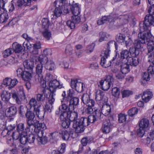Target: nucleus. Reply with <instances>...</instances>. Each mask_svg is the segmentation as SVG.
Here are the masks:
<instances>
[{
	"instance_id": "nucleus-1",
	"label": "nucleus",
	"mask_w": 154,
	"mask_h": 154,
	"mask_svg": "<svg viewBox=\"0 0 154 154\" xmlns=\"http://www.w3.org/2000/svg\"><path fill=\"white\" fill-rule=\"evenodd\" d=\"M73 90L69 89L67 91L66 96V92L64 91L62 94L63 101H61L62 105L59 108V110L61 112H68L74 110L75 107L78 105L79 99L74 96Z\"/></svg>"
},
{
	"instance_id": "nucleus-2",
	"label": "nucleus",
	"mask_w": 154,
	"mask_h": 154,
	"mask_svg": "<svg viewBox=\"0 0 154 154\" xmlns=\"http://www.w3.org/2000/svg\"><path fill=\"white\" fill-rule=\"evenodd\" d=\"M148 53L147 55L148 61L152 62L154 65V42L150 41L148 42L147 45ZM154 74V66L150 65L147 69V72L144 73L143 76V80L149 81L150 78V75Z\"/></svg>"
},
{
	"instance_id": "nucleus-3",
	"label": "nucleus",
	"mask_w": 154,
	"mask_h": 154,
	"mask_svg": "<svg viewBox=\"0 0 154 154\" xmlns=\"http://www.w3.org/2000/svg\"><path fill=\"white\" fill-rule=\"evenodd\" d=\"M115 47L116 50L118 48V45L114 41H110L105 46L106 50L104 52V55L101 59L100 63L102 66L106 68L110 66L111 65V61H109L107 63L106 58H107L109 56L110 49Z\"/></svg>"
},
{
	"instance_id": "nucleus-4",
	"label": "nucleus",
	"mask_w": 154,
	"mask_h": 154,
	"mask_svg": "<svg viewBox=\"0 0 154 154\" xmlns=\"http://www.w3.org/2000/svg\"><path fill=\"white\" fill-rule=\"evenodd\" d=\"M69 116L68 120L72 123V127L75 129V131L76 133H80L81 125L82 123L79 121L81 119H77L78 114L75 112H69Z\"/></svg>"
},
{
	"instance_id": "nucleus-5",
	"label": "nucleus",
	"mask_w": 154,
	"mask_h": 154,
	"mask_svg": "<svg viewBox=\"0 0 154 154\" xmlns=\"http://www.w3.org/2000/svg\"><path fill=\"white\" fill-rule=\"evenodd\" d=\"M82 100L83 103L88 106L85 110L86 113L90 114L93 112L94 109L95 110L94 108L95 101L93 100L90 99L88 94H84L82 97Z\"/></svg>"
},
{
	"instance_id": "nucleus-6",
	"label": "nucleus",
	"mask_w": 154,
	"mask_h": 154,
	"mask_svg": "<svg viewBox=\"0 0 154 154\" xmlns=\"http://www.w3.org/2000/svg\"><path fill=\"white\" fill-rule=\"evenodd\" d=\"M43 83L42 86L43 88L46 87V82L43 80ZM51 93L49 92V90L46 88H42L40 93L36 95V98L37 101L40 102H43L44 101L45 98H49L51 97Z\"/></svg>"
},
{
	"instance_id": "nucleus-7",
	"label": "nucleus",
	"mask_w": 154,
	"mask_h": 154,
	"mask_svg": "<svg viewBox=\"0 0 154 154\" xmlns=\"http://www.w3.org/2000/svg\"><path fill=\"white\" fill-rule=\"evenodd\" d=\"M114 78L112 75H107L104 80H101L98 85L100 88L104 91L108 90L112 85L114 82Z\"/></svg>"
},
{
	"instance_id": "nucleus-8",
	"label": "nucleus",
	"mask_w": 154,
	"mask_h": 154,
	"mask_svg": "<svg viewBox=\"0 0 154 154\" xmlns=\"http://www.w3.org/2000/svg\"><path fill=\"white\" fill-rule=\"evenodd\" d=\"M20 92H17L14 90L11 91V95L13 99L15 100L17 103L20 104L22 101L26 98V96L24 93V89L23 87H21L20 89Z\"/></svg>"
},
{
	"instance_id": "nucleus-9",
	"label": "nucleus",
	"mask_w": 154,
	"mask_h": 154,
	"mask_svg": "<svg viewBox=\"0 0 154 154\" xmlns=\"http://www.w3.org/2000/svg\"><path fill=\"white\" fill-rule=\"evenodd\" d=\"M96 121V118L95 116L90 115L88 116V118L82 117L79 121L82 123L81 125L80 133H82L84 131L85 127L89 125L90 123H93Z\"/></svg>"
},
{
	"instance_id": "nucleus-10",
	"label": "nucleus",
	"mask_w": 154,
	"mask_h": 154,
	"mask_svg": "<svg viewBox=\"0 0 154 154\" xmlns=\"http://www.w3.org/2000/svg\"><path fill=\"white\" fill-rule=\"evenodd\" d=\"M148 15H146L144 17L143 21L139 23V29L142 32H151V26L150 23Z\"/></svg>"
},
{
	"instance_id": "nucleus-11",
	"label": "nucleus",
	"mask_w": 154,
	"mask_h": 154,
	"mask_svg": "<svg viewBox=\"0 0 154 154\" xmlns=\"http://www.w3.org/2000/svg\"><path fill=\"white\" fill-rule=\"evenodd\" d=\"M70 85L72 88L75 89L77 92L80 93L84 91L85 87L84 84L76 79H71Z\"/></svg>"
},
{
	"instance_id": "nucleus-12",
	"label": "nucleus",
	"mask_w": 154,
	"mask_h": 154,
	"mask_svg": "<svg viewBox=\"0 0 154 154\" xmlns=\"http://www.w3.org/2000/svg\"><path fill=\"white\" fill-rule=\"evenodd\" d=\"M50 91L51 94H54L56 90L57 89H60L63 87L62 85L60 84L59 81H58L56 79H54L52 81H51L49 83Z\"/></svg>"
},
{
	"instance_id": "nucleus-13",
	"label": "nucleus",
	"mask_w": 154,
	"mask_h": 154,
	"mask_svg": "<svg viewBox=\"0 0 154 154\" xmlns=\"http://www.w3.org/2000/svg\"><path fill=\"white\" fill-rule=\"evenodd\" d=\"M17 133L13 132L11 135L12 138L15 140H17L20 137V143L23 145L25 144L27 142V132H23V134H17Z\"/></svg>"
},
{
	"instance_id": "nucleus-14",
	"label": "nucleus",
	"mask_w": 154,
	"mask_h": 154,
	"mask_svg": "<svg viewBox=\"0 0 154 154\" xmlns=\"http://www.w3.org/2000/svg\"><path fill=\"white\" fill-rule=\"evenodd\" d=\"M131 57L130 56L129 51L127 50H122L120 53V58L117 63L119 64L127 63L128 59Z\"/></svg>"
},
{
	"instance_id": "nucleus-15",
	"label": "nucleus",
	"mask_w": 154,
	"mask_h": 154,
	"mask_svg": "<svg viewBox=\"0 0 154 154\" xmlns=\"http://www.w3.org/2000/svg\"><path fill=\"white\" fill-rule=\"evenodd\" d=\"M36 75L35 78L38 82H40L43 79V66L41 64H38L36 67Z\"/></svg>"
},
{
	"instance_id": "nucleus-16",
	"label": "nucleus",
	"mask_w": 154,
	"mask_h": 154,
	"mask_svg": "<svg viewBox=\"0 0 154 154\" xmlns=\"http://www.w3.org/2000/svg\"><path fill=\"white\" fill-rule=\"evenodd\" d=\"M152 35L151 32H140L138 35L139 40L146 43L148 42V40L151 37Z\"/></svg>"
},
{
	"instance_id": "nucleus-17",
	"label": "nucleus",
	"mask_w": 154,
	"mask_h": 154,
	"mask_svg": "<svg viewBox=\"0 0 154 154\" xmlns=\"http://www.w3.org/2000/svg\"><path fill=\"white\" fill-rule=\"evenodd\" d=\"M25 116L26 122L37 121V120L35 119V116L32 109L28 108L27 109Z\"/></svg>"
},
{
	"instance_id": "nucleus-18",
	"label": "nucleus",
	"mask_w": 154,
	"mask_h": 154,
	"mask_svg": "<svg viewBox=\"0 0 154 154\" xmlns=\"http://www.w3.org/2000/svg\"><path fill=\"white\" fill-rule=\"evenodd\" d=\"M113 121L107 120L106 121L105 124L102 128V132L104 133H109L110 130L113 127Z\"/></svg>"
},
{
	"instance_id": "nucleus-19",
	"label": "nucleus",
	"mask_w": 154,
	"mask_h": 154,
	"mask_svg": "<svg viewBox=\"0 0 154 154\" xmlns=\"http://www.w3.org/2000/svg\"><path fill=\"white\" fill-rule=\"evenodd\" d=\"M27 126L25 128L26 132L29 131L31 133H34L37 129V121L28 122H26Z\"/></svg>"
},
{
	"instance_id": "nucleus-20",
	"label": "nucleus",
	"mask_w": 154,
	"mask_h": 154,
	"mask_svg": "<svg viewBox=\"0 0 154 154\" xmlns=\"http://www.w3.org/2000/svg\"><path fill=\"white\" fill-rule=\"evenodd\" d=\"M105 93L103 91L98 90L96 92L95 100L97 101H102L105 103L107 102L108 98L104 96Z\"/></svg>"
},
{
	"instance_id": "nucleus-21",
	"label": "nucleus",
	"mask_w": 154,
	"mask_h": 154,
	"mask_svg": "<svg viewBox=\"0 0 154 154\" xmlns=\"http://www.w3.org/2000/svg\"><path fill=\"white\" fill-rule=\"evenodd\" d=\"M32 109L34 112H35L36 115L40 119H42L44 117L45 111L43 108L42 107L41 105Z\"/></svg>"
},
{
	"instance_id": "nucleus-22",
	"label": "nucleus",
	"mask_w": 154,
	"mask_h": 154,
	"mask_svg": "<svg viewBox=\"0 0 154 154\" xmlns=\"http://www.w3.org/2000/svg\"><path fill=\"white\" fill-rule=\"evenodd\" d=\"M71 11L73 15H79L80 12V8L79 5L78 3H74V2L73 3H69V6Z\"/></svg>"
},
{
	"instance_id": "nucleus-23",
	"label": "nucleus",
	"mask_w": 154,
	"mask_h": 154,
	"mask_svg": "<svg viewBox=\"0 0 154 154\" xmlns=\"http://www.w3.org/2000/svg\"><path fill=\"white\" fill-rule=\"evenodd\" d=\"M55 95V94H52L51 95V97H50L49 98L48 100V104H46L45 106V108L43 107L44 110L46 111H48L49 112H51V109L53 107L52 104L55 101V99L54 96Z\"/></svg>"
},
{
	"instance_id": "nucleus-24",
	"label": "nucleus",
	"mask_w": 154,
	"mask_h": 154,
	"mask_svg": "<svg viewBox=\"0 0 154 154\" xmlns=\"http://www.w3.org/2000/svg\"><path fill=\"white\" fill-rule=\"evenodd\" d=\"M17 112L16 107L13 105L6 109L5 114L7 117H11L14 116Z\"/></svg>"
},
{
	"instance_id": "nucleus-25",
	"label": "nucleus",
	"mask_w": 154,
	"mask_h": 154,
	"mask_svg": "<svg viewBox=\"0 0 154 154\" xmlns=\"http://www.w3.org/2000/svg\"><path fill=\"white\" fill-rule=\"evenodd\" d=\"M131 19V16L127 14L120 15L118 18L119 23L121 25H124L128 23Z\"/></svg>"
},
{
	"instance_id": "nucleus-26",
	"label": "nucleus",
	"mask_w": 154,
	"mask_h": 154,
	"mask_svg": "<svg viewBox=\"0 0 154 154\" xmlns=\"http://www.w3.org/2000/svg\"><path fill=\"white\" fill-rule=\"evenodd\" d=\"M152 96L153 94L152 92L146 91L144 92L141 97L142 100L145 103H147L152 98Z\"/></svg>"
},
{
	"instance_id": "nucleus-27",
	"label": "nucleus",
	"mask_w": 154,
	"mask_h": 154,
	"mask_svg": "<svg viewBox=\"0 0 154 154\" xmlns=\"http://www.w3.org/2000/svg\"><path fill=\"white\" fill-rule=\"evenodd\" d=\"M1 96L2 100L8 103L11 97V93L6 91H4L1 93Z\"/></svg>"
},
{
	"instance_id": "nucleus-28",
	"label": "nucleus",
	"mask_w": 154,
	"mask_h": 154,
	"mask_svg": "<svg viewBox=\"0 0 154 154\" xmlns=\"http://www.w3.org/2000/svg\"><path fill=\"white\" fill-rule=\"evenodd\" d=\"M24 124L23 123H20L16 125L17 134H23V132H26L25 131Z\"/></svg>"
},
{
	"instance_id": "nucleus-29",
	"label": "nucleus",
	"mask_w": 154,
	"mask_h": 154,
	"mask_svg": "<svg viewBox=\"0 0 154 154\" xmlns=\"http://www.w3.org/2000/svg\"><path fill=\"white\" fill-rule=\"evenodd\" d=\"M34 62L31 60H26L23 62V65L25 68L32 71L34 67Z\"/></svg>"
},
{
	"instance_id": "nucleus-30",
	"label": "nucleus",
	"mask_w": 154,
	"mask_h": 154,
	"mask_svg": "<svg viewBox=\"0 0 154 154\" xmlns=\"http://www.w3.org/2000/svg\"><path fill=\"white\" fill-rule=\"evenodd\" d=\"M116 64L120 65V71L123 73L126 74L130 71L129 64L127 63H121L119 64L118 63H116Z\"/></svg>"
},
{
	"instance_id": "nucleus-31",
	"label": "nucleus",
	"mask_w": 154,
	"mask_h": 154,
	"mask_svg": "<svg viewBox=\"0 0 154 154\" xmlns=\"http://www.w3.org/2000/svg\"><path fill=\"white\" fill-rule=\"evenodd\" d=\"M149 125V120L146 118H143L140 121L139 126L141 128L147 129Z\"/></svg>"
},
{
	"instance_id": "nucleus-32",
	"label": "nucleus",
	"mask_w": 154,
	"mask_h": 154,
	"mask_svg": "<svg viewBox=\"0 0 154 154\" xmlns=\"http://www.w3.org/2000/svg\"><path fill=\"white\" fill-rule=\"evenodd\" d=\"M62 12L60 8L58 7L56 8L51 16V19H55L60 17L62 14Z\"/></svg>"
},
{
	"instance_id": "nucleus-33",
	"label": "nucleus",
	"mask_w": 154,
	"mask_h": 154,
	"mask_svg": "<svg viewBox=\"0 0 154 154\" xmlns=\"http://www.w3.org/2000/svg\"><path fill=\"white\" fill-rule=\"evenodd\" d=\"M128 59L127 63L131 66H136L139 62V59L137 57H131Z\"/></svg>"
},
{
	"instance_id": "nucleus-34",
	"label": "nucleus",
	"mask_w": 154,
	"mask_h": 154,
	"mask_svg": "<svg viewBox=\"0 0 154 154\" xmlns=\"http://www.w3.org/2000/svg\"><path fill=\"white\" fill-rule=\"evenodd\" d=\"M101 111L105 116L108 115L111 112L110 106L107 104L103 105L102 107Z\"/></svg>"
},
{
	"instance_id": "nucleus-35",
	"label": "nucleus",
	"mask_w": 154,
	"mask_h": 154,
	"mask_svg": "<svg viewBox=\"0 0 154 154\" xmlns=\"http://www.w3.org/2000/svg\"><path fill=\"white\" fill-rule=\"evenodd\" d=\"M22 78L24 81H29L31 80L32 77L31 72L28 71H25Z\"/></svg>"
},
{
	"instance_id": "nucleus-36",
	"label": "nucleus",
	"mask_w": 154,
	"mask_h": 154,
	"mask_svg": "<svg viewBox=\"0 0 154 154\" xmlns=\"http://www.w3.org/2000/svg\"><path fill=\"white\" fill-rule=\"evenodd\" d=\"M55 67L54 63L51 60H48L45 64V68L49 71H52Z\"/></svg>"
},
{
	"instance_id": "nucleus-37",
	"label": "nucleus",
	"mask_w": 154,
	"mask_h": 154,
	"mask_svg": "<svg viewBox=\"0 0 154 154\" xmlns=\"http://www.w3.org/2000/svg\"><path fill=\"white\" fill-rule=\"evenodd\" d=\"M145 44L139 39L135 40L133 42L134 48L137 49H141L143 48L144 45Z\"/></svg>"
},
{
	"instance_id": "nucleus-38",
	"label": "nucleus",
	"mask_w": 154,
	"mask_h": 154,
	"mask_svg": "<svg viewBox=\"0 0 154 154\" xmlns=\"http://www.w3.org/2000/svg\"><path fill=\"white\" fill-rule=\"evenodd\" d=\"M13 49L14 52L18 53L21 52L23 49L22 46L17 42L13 43L12 45Z\"/></svg>"
},
{
	"instance_id": "nucleus-39",
	"label": "nucleus",
	"mask_w": 154,
	"mask_h": 154,
	"mask_svg": "<svg viewBox=\"0 0 154 154\" xmlns=\"http://www.w3.org/2000/svg\"><path fill=\"white\" fill-rule=\"evenodd\" d=\"M6 126L3 124H0V130L2 131V135L4 137L8 136L11 134L5 128Z\"/></svg>"
},
{
	"instance_id": "nucleus-40",
	"label": "nucleus",
	"mask_w": 154,
	"mask_h": 154,
	"mask_svg": "<svg viewBox=\"0 0 154 154\" xmlns=\"http://www.w3.org/2000/svg\"><path fill=\"white\" fill-rule=\"evenodd\" d=\"M8 18V16L7 13L3 12L0 14V23L5 22Z\"/></svg>"
},
{
	"instance_id": "nucleus-41",
	"label": "nucleus",
	"mask_w": 154,
	"mask_h": 154,
	"mask_svg": "<svg viewBox=\"0 0 154 154\" xmlns=\"http://www.w3.org/2000/svg\"><path fill=\"white\" fill-rule=\"evenodd\" d=\"M48 57L47 56H44L42 54H41L38 57V61L42 65L45 64L48 61Z\"/></svg>"
},
{
	"instance_id": "nucleus-42",
	"label": "nucleus",
	"mask_w": 154,
	"mask_h": 154,
	"mask_svg": "<svg viewBox=\"0 0 154 154\" xmlns=\"http://www.w3.org/2000/svg\"><path fill=\"white\" fill-rule=\"evenodd\" d=\"M59 137V136L57 132H53L51 134L50 140L52 142H56L58 140Z\"/></svg>"
},
{
	"instance_id": "nucleus-43",
	"label": "nucleus",
	"mask_w": 154,
	"mask_h": 154,
	"mask_svg": "<svg viewBox=\"0 0 154 154\" xmlns=\"http://www.w3.org/2000/svg\"><path fill=\"white\" fill-rule=\"evenodd\" d=\"M36 140L40 145H44L48 142L47 137L46 136H42L41 137H37Z\"/></svg>"
},
{
	"instance_id": "nucleus-44",
	"label": "nucleus",
	"mask_w": 154,
	"mask_h": 154,
	"mask_svg": "<svg viewBox=\"0 0 154 154\" xmlns=\"http://www.w3.org/2000/svg\"><path fill=\"white\" fill-rule=\"evenodd\" d=\"M42 35L47 40H50L51 37V34L50 31L47 29L43 31Z\"/></svg>"
},
{
	"instance_id": "nucleus-45",
	"label": "nucleus",
	"mask_w": 154,
	"mask_h": 154,
	"mask_svg": "<svg viewBox=\"0 0 154 154\" xmlns=\"http://www.w3.org/2000/svg\"><path fill=\"white\" fill-rule=\"evenodd\" d=\"M126 39L125 35L119 34L116 37L117 42L119 43H124V41Z\"/></svg>"
},
{
	"instance_id": "nucleus-46",
	"label": "nucleus",
	"mask_w": 154,
	"mask_h": 154,
	"mask_svg": "<svg viewBox=\"0 0 154 154\" xmlns=\"http://www.w3.org/2000/svg\"><path fill=\"white\" fill-rule=\"evenodd\" d=\"M138 111L137 108L133 107L128 111V114L129 116L132 117L137 113Z\"/></svg>"
},
{
	"instance_id": "nucleus-47",
	"label": "nucleus",
	"mask_w": 154,
	"mask_h": 154,
	"mask_svg": "<svg viewBox=\"0 0 154 154\" xmlns=\"http://www.w3.org/2000/svg\"><path fill=\"white\" fill-rule=\"evenodd\" d=\"M14 52L12 48H8L5 50L3 53V56L4 58H6Z\"/></svg>"
},
{
	"instance_id": "nucleus-48",
	"label": "nucleus",
	"mask_w": 154,
	"mask_h": 154,
	"mask_svg": "<svg viewBox=\"0 0 154 154\" xmlns=\"http://www.w3.org/2000/svg\"><path fill=\"white\" fill-rule=\"evenodd\" d=\"M37 137L34 133L29 134L27 136V142L30 143H33Z\"/></svg>"
},
{
	"instance_id": "nucleus-49",
	"label": "nucleus",
	"mask_w": 154,
	"mask_h": 154,
	"mask_svg": "<svg viewBox=\"0 0 154 154\" xmlns=\"http://www.w3.org/2000/svg\"><path fill=\"white\" fill-rule=\"evenodd\" d=\"M61 137L62 139L65 140H67L70 137L69 133L66 131H62Z\"/></svg>"
},
{
	"instance_id": "nucleus-50",
	"label": "nucleus",
	"mask_w": 154,
	"mask_h": 154,
	"mask_svg": "<svg viewBox=\"0 0 154 154\" xmlns=\"http://www.w3.org/2000/svg\"><path fill=\"white\" fill-rule=\"evenodd\" d=\"M69 112H61L60 116V119L62 121L68 120Z\"/></svg>"
},
{
	"instance_id": "nucleus-51",
	"label": "nucleus",
	"mask_w": 154,
	"mask_h": 154,
	"mask_svg": "<svg viewBox=\"0 0 154 154\" xmlns=\"http://www.w3.org/2000/svg\"><path fill=\"white\" fill-rule=\"evenodd\" d=\"M71 19L72 22L76 24L79 23L81 21L80 17L79 15H73Z\"/></svg>"
},
{
	"instance_id": "nucleus-52",
	"label": "nucleus",
	"mask_w": 154,
	"mask_h": 154,
	"mask_svg": "<svg viewBox=\"0 0 154 154\" xmlns=\"http://www.w3.org/2000/svg\"><path fill=\"white\" fill-rule=\"evenodd\" d=\"M42 27L45 29H47L49 27L50 22L48 19L47 18H44L42 20Z\"/></svg>"
},
{
	"instance_id": "nucleus-53",
	"label": "nucleus",
	"mask_w": 154,
	"mask_h": 154,
	"mask_svg": "<svg viewBox=\"0 0 154 154\" xmlns=\"http://www.w3.org/2000/svg\"><path fill=\"white\" fill-rule=\"evenodd\" d=\"M37 100H36L35 98H32L29 101V108H31V109H32V107H33V108H36V106L37 105Z\"/></svg>"
},
{
	"instance_id": "nucleus-54",
	"label": "nucleus",
	"mask_w": 154,
	"mask_h": 154,
	"mask_svg": "<svg viewBox=\"0 0 154 154\" xmlns=\"http://www.w3.org/2000/svg\"><path fill=\"white\" fill-rule=\"evenodd\" d=\"M112 95L115 97H118L120 94V90L119 88L114 87L112 90Z\"/></svg>"
},
{
	"instance_id": "nucleus-55",
	"label": "nucleus",
	"mask_w": 154,
	"mask_h": 154,
	"mask_svg": "<svg viewBox=\"0 0 154 154\" xmlns=\"http://www.w3.org/2000/svg\"><path fill=\"white\" fill-rule=\"evenodd\" d=\"M118 121L120 123H123L125 122L126 119V116L125 114L120 113L118 116Z\"/></svg>"
},
{
	"instance_id": "nucleus-56",
	"label": "nucleus",
	"mask_w": 154,
	"mask_h": 154,
	"mask_svg": "<svg viewBox=\"0 0 154 154\" xmlns=\"http://www.w3.org/2000/svg\"><path fill=\"white\" fill-rule=\"evenodd\" d=\"M95 44L94 43H92L90 45H88L85 50V51L87 53H91L94 50Z\"/></svg>"
},
{
	"instance_id": "nucleus-57",
	"label": "nucleus",
	"mask_w": 154,
	"mask_h": 154,
	"mask_svg": "<svg viewBox=\"0 0 154 154\" xmlns=\"http://www.w3.org/2000/svg\"><path fill=\"white\" fill-rule=\"evenodd\" d=\"M99 35L100 38L99 41L100 42H101L104 41L107 38L106 33L105 32H100Z\"/></svg>"
},
{
	"instance_id": "nucleus-58",
	"label": "nucleus",
	"mask_w": 154,
	"mask_h": 154,
	"mask_svg": "<svg viewBox=\"0 0 154 154\" xmlns=\"http://www.w3.org/2000/svg\"><path fill=\"white\" fill-rule=\"evenodd\" d=\"M65 53L68 56H70L72 53V48L70 45H68L66 48Z\"/></svg>"
},
{
	"instance_id": "nucleus-59",
	"label": "nucleus",
	"mask_w": 154,
	"mask_h": 154,
	"mask_svg": "<svg viewBox=\"0 0 154 154\" xmlns=\"http://www.w3.org/2000/svg\"><path fill=\"white\" fill-rule=\"evenodd\" d=\"M139 49L135 48H132L130 49V51L131 54H132L134 57H136L139 54Z\"/></svg>"
},
{
	"instance_id": "nucleus-60",
	"label": "nucleus",
	"mask_w": 154,
	"mask_h": 154,
	"mask_svg": "<svg viewBox=\"0 0 154 154\" xmlns=\"http://www.w3.org/2000/svg\"><path fill=\"white\" fill-rule=\"evenodd\" d=\"M37 129H42L43 130L46 128V126L44 123H39V121L37 120Z\"/></svg>"
},
{
	"instance_id": "nucleus-61",
	"label": "nucleus",
	"mask_w": 154,
	"mask_h": 154,
	"mask_svg": "<svg viewBox=\"0 0 154 154\" xmlns=\"http://www.w3.org/2000/svg\"><path fill=\"white\" fill-rule=\"evenodd\" d=\"M7 0H0V11L4 12L5 11L4 6Z\"/></svg>"
},
{
	"instance_id": "nucleus-62",
	"label": "nucleus",
	"mask_w": 154,
	"mask_h": 154,
	"mask_svg": "<svg viewBox=\"0 0 154 154\" xmlns=\"http://www.w3.org/2000/svg\"><path fill=\"white\" fill-rule=\"evenodd\" d=\"M122 97L123 98L128 97L130 95L132 94V92L128 90H124L122 92Z\"/></svg>"
},
{
	"instance_id": "nucleus-63",
	"label": "nucleus",
	"mask_w": 154,
	"mask_h": 154,
	"mask_svg": "<svg viewBox=\"0 0 154 154\" xmlns=\"http://www.w3.org/2000/svg\"><path fill=\"white\" fill-rule=\"evenodd\" d=\"M35 134L37 135L36 137H41L42 136H43V134L44 133V131L42 129H36V130L34 132Z\"/></svg>"
},
{
	"instance_id": "nucleus-64",
	"label": "nucleus",
	"mask_w": 154,
	"mask_h": 154,
	"mask_svg": "<svg viewBox=\"0 0 154 154\" xmlns=\"http://www.w3.org/2000/svg\"><path fill=\"white\" fill-rule=\"evenodd\" d=\"M62 122L61 125L63 128H67L69 127L71 122L69 120L62 121Z\"/></svg>"
}]
</instances>
